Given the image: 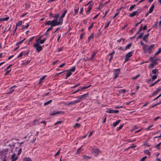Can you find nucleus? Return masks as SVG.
Segmentation results:
<instances>
[{
  "mask_svg": "<svg viewBox=\"0 0 161 161\" xmlns=\"http://www.w3.org/2000/svg\"><path fill=\"white\" fill-rule=\"evenodd\" d=\"M45 25H51L52 27L58 25L57 24V19H54L53 20H49L45 23Z\"/></svg>",
  "mask_w": 161,
  "mask_h": 161,
  "instance_id": "1",
  "label": "nucleus"
},
{
  "mask_svg": "<svg viewBox=\"0 0 161 161\" xmlns=\"http://www.w3.org/2000/svg\"><path fill=\"white\" fill-rule=\"evenodd\" d=\"M34 47L36 48V51L38 52L41 51L43 48L40 45L39 42H36L34 44Z\"/></svg>",
  "mask_w": 161,
  "mask_h": 161,
  "instance_id": "2",
  "label": "nucleus"
},
{
  "mask_svg": "<svg viewBox=\"0 0 161 161\" xmlns=\"http://www.w3.org/2000/svg\"><path fill=\"white\" fill-rule=\"evenodd\" d=\"M92 153L94 154L95 156L97 155L100 152L99 149L98 148L92 149Z\"/></svg>",
  "mask_w": 161,
  "mask_h": 161,
  "instance_id": "3",
  "label": "nucleus"
},
{
  "mask_svg": "<svg viewBox=\"0 0 161 161\" xmlns=\"http://www.w3.org/2000/svg\"><path fill=\"white\" fill-rule=\"evenodd\" d=\"M79 102H80V101H78V100H76L70 102L69 103H65V104L66 105L70 106L71 105H74Z\"/></svg>",
  "mask_w": 161,
  "mask_h": 161,
  "instance_id": "4",
  "label": "nucleus"
},
{
  "mask_svg": "<svg viewBox=\"0 0 161 161\" xmlns=\"http://www.w3.org/2000/svg\"><path fill=\"white\" fill-rule=\"evenodd\" d=\"M141 11L140 9H138L136 11H133L131 13V17L134 16L136 15H139Z\"/></svg>",
  "mask_w": 161,
  "mask_h": 161,
  "instance_id": "5",
  "label": "nucleus"
},
{
  "mask_svg": "<svg viewBox=\"0 0 161 161\" xmlns=\"http://www.w3.org/2000/svg\"><path fill=\"white\" fill-rule=\"evenodd\" d=\"M120 73V69H117L114 70V78L115 79L118 76V75Z\"/></svg>",
  "mask_w": 161,
  "mask_h": 161,
  "instance_id": "6",
  "label": "nucleus"
},
{
  "mask_svg": "<svg viewBox=\"0 0 161 161\" xmlns=\"http://www.w3.org/2000/svg\"><path fill=\"white\" fill-rule=\"evenodd\" d=\"M96 54V52H94V53L92 54V56L90 58H87V59H85V58H84L83 59L85 61L92 60L95 57Z\"/></svg>",
  "mask_w": 161,
  "mask_h": 161,
  "instance_id": "7",
  "label": "nucleus"
},
{
  "mask_svg": "<svg viewBox=\"0 0 161 161\" xmlns=\"http://www.w3.org/2000/svg\"><path fill=\"white\" fill-rule=\"evenodd\" d=\"M64 112L63 111H57V112H54L53 113H50V115H54L57 114H64Z\"/></svg>",
  "mask_w": 161,
  "mask_h": 161,
  "instance_id": "8",
  "label": "nucleus"
},
{
  "mask_svg": "<svg viewBox=\"0 0 161 161\" xmlns=\"http://www.w3.org/2000/svg\"><path fill=\"white\" fill-rule=\"evenodd\" d=\"M131 57V52L128 53L125 56V62H126L129 60V58Z\"/></svg>",
  "mask_w": 161,
  "mask_h": 161,
  "instance_id": "9",
  "label": "nucleus"
},
{
  "mask_svg": "<svg viewBox=\"0 0 161 161\" xmlns=\"http://www.w3.org/2000/svg\"><path fill=\"white\" fill-rule=\"evenodd\" d=\"M119 112V111L118 110H114L113 109H108L107 111L106 112L110 113H117Z\"/></svg>",
  "mask_w": 161,
  "mask_h": 161,
  "instance_id": "10",
  "label": "nucleus"
},
{
  "mask_svg": "<svg viewBox=\"0 0 161 161\" xmlns=\"http://www.w3.org/2000/svg\"><path fill=\"white\" fill-rule=\"evenodd\" d=\"M149 35V33H147L146 34V35H145L144 36V37H143L142 39L143 40H144L145 42H147L148 41V36Z\"/></svg>",
  "mask_w": 161,
  "mask_h": 161,
  "instance_id": "11",
  "label": "nucleus"
},
{
  "mask_svg": "<svg viewBox=\"0 0 161 161\" xmlns=\"http://www.w3.org/2000/svg\"><path fill=\"white\" fill-rule=\"evenodd\" d=\"M154 44H152L150 45L148 48V53L149 54H151L152 53V49L153 48V47H154Z\"/></svg>",
  "mask_w": 161,
  "mask_h": 161,
  "instance_id": "12",
  "label": "nucleus"
},
{
  "mask_svg": "<svg viewBox=\"0 0 161 161\" xmlns=\"http://www.w3.org/2000/svg\"><path fill=\"white\" fill-rule=\"evenodd\" d=\"M87 95V94H85L78 97L77 98H78V99L77 100H78V101H80V102L82 99L86 97Z\"/></svg>",
  "mask_w": 161,
  "mask_h": 161,
  "instance_id": "13",
  "label": "nucleus"
},
{
  "mask_svg": "<svg viewBox=\"0 0 161 161\" xmlns=\"http://www.w3.org/2000/svg\"><path fill=\"white\" fill-rule=\"evenodd\" d=\"M66 71L67 72L66 73V75L65 79H67L68 77H69L72 75V73L70 71H69V70H66Z\"/></svg>",
  "mask_w": 161,
  "mask_h": 161,
  "instance_id": "14",
  "label": "nucleus"
},
{
  "mask_svg": "<svg viewBox=\"0 0 161 161\" xmlns=\"http://www.w3.org/2000/svg\"><path fill=\"white\" fill-rule=\"evenodd\" d=\"M11 161H15V160H16L18 158V157L16 156V154H14L11 157Z\"/></svg>",
  "mask_w": 161,
  "mask_h": 161,
  "instance_id": "15",
  "label": "nucleus"
},
{
  "mask_svg": "<svg viewBox=\"0 0 161 161\" xmlns=\"http://www.w3.org/2000/svg\"><path fill=\"white\" fill-rule=\"evenodd\" d=\"M63 18H62L61 17L60 19H59V21L57 22V24L58 25H61L62 24L63 21Z\"/></svg>",
  "mask_w": 161,
  "mask_h": 161,
  "instance_id": "16",
  "label": "nucleus"
},
{
  "mask_svg": "<svg viewBox=\"0 0 161 161\" xmlns=\"http://www.w3.org/2000/svg\"><path fill=\"white\" fill-rule=\"evenodd\" d=\"M82 156L83 157L84 159L85 160H87L88 159L91 158V157H89V156H86L85 155H83Z\"/></svg>",
  "mask_w": 161,
  "mask_h": 161,
  "instance_id": "17",
  "label": "nucleus"
},
{
  "mask_svg": "<svg viewBox=\"0 0 161 161\" xmlns=\"http://www.w3.org/2000/svg\"><path fill=\"white\" fill-rule=\"evenodd\" d=\"M160 79H158L157 81H156L154 82L151 85H149V87H151L152 86H154L155 85H156V84H157L158 83V82L160 81Z\"/></svg>",
  "mask_w": 161,
  "mask_h": 161,
  "instance_id": "18",
  "label": "nucleus"
},
{
  "mask_svg": "<svg viewBox=\"0 0 161 161\" xmlns=\"http://www.w3.org/2000/svg\"><path fill=\"white\" fill-rule=\"evenodd\" d=\"M154 8V4H153L151 7L150 8V9H149V12H151V13L153 12V9Z\"/></svg>",
  "mask_w": 161,
  "mask_h": 161,
  "instance_id": "19",
  "label": "nucleus"
},
{
  "mask_svg": "<svg viewBox=\"0 0 161 161\" xmlns=\"http://www.w3.org/2000/svg\"><path fill=\"white\" fill-rule=\"evenodd\" d=\"M46 75H44V76H42V78H41L40 79V81H39V84H41V83H42V80H44V79H45V78H46Z\"/></svg>",
  "mask_w": 161,
  "mask_h": 161,
  "instance_id": "20",
  "label": "nucleus"
},
{
  "mask_svg": "<svg viewBox=\"0 0 161 161\" xmlns=\"http://www.w3.org/2000/svg\"><path fill=\"white\" fill-rule=\"evenodd\" d=\"M121 121L120 120H118L116 121L113 124V125L114 126H116Z\"/></svg>",
  "mask_w": 161,
  "mask_h": 161,
  "instance_id": "21",
  "label": "nucleus"
},
{
  "mask_svg": "<svg viewBox=\"0 0 161 161\" xmlns=\"http://www.w3.org/2000/svg\"><path fill=\"white\" fill-rule=\"evenodd\" d=\"M15 87V86H13L12 87L10 88V91L8 92L7 93V94H10V93H12V92H13L14 91V90H13V89H12V88H13V87Z\"/></svg>",
  "mask_w": 161,
  "mask_h": 161,
  "instance_id": "22",
  "label": "nucleus"
},
{
  "mask_svg": "<svg viewBox=\"0 0 161 161\" xmlns=\"http://www.w3.org/2000/svg\"><path fill=\"white\" fill-rule=\"evenodd\" d=\"M52 102V100H49L48 101L45 103L44 105V106H47V105H48L50 103Z\"/></svg>",
  "mask_w": 161,
  "mask_h": 161,
  "instance_id": "23",
  "label": "nucleus"
},
{
  "mask_svg": "<svg viewBox=\"0 0 161 161\" xmlns=\"http://www.w3.org/2000/svg\"><path fill=\"white\" fill-rule=\"evenodd\" d=\"M143 34H144V33L143 32L141 33L140 34V35L138 37H136V39L142 38L143 36Z\"/></svg>",
  "mask_w": 161,
  "mask_h": 161,
  "instance_id": "24",
  "label": "nucleus"
},
{
  "mask_svg": "<svg viewBox=\"0 0 161 161\" xmlns=\"http://www.w3.org/2000/svg\"><path fill=\"white\" fill-rule=\"evenodd\" d=\"M147 45H145L143 46V49L144 51V52L147 53Z\"/></svg>",
  "mask_w": 161,
  "mask_h": 161,
  "instance_id": "25",
  "label": "nucleus"
},
{
  "mask_svg": "<svg viewBox=\"0 0 161 161\" xmlns=\"http://www.w3.org/2000/svg\"><path fill=\"white\" fill-rule=\"evenodd\" d=\"M161 52V48H159L157 52L155 54V56H156L157 55L159 54Z\"/></svg>",
  "mask_w": 161,
  "mask_h": 161,
  "instance_id": "26",
  "label": "nucleus"
},
{
  "mask_svg": "<svg viewBox=\"0 0 161 161\" xmlns=\"http://www.w3.org/2000/svg\"><path fill=\"white\" fill-rule=\"evenodd\" d=\"M125 91H126L124 89L121 90H120L119 91V95H120L122 93H125Z\"/></svg>",
  "mask_w": 161,
  "mask_h": 161,
  "instance_id": "27",
  "label": "nucleus"
},
{
  "mask_svg": "<svg viewBox=\"0 0 161 161\" xmlns=\"http://www.w3.org/2000/svg\"><path fill=\"white\" fill-rule=\"evenodd\" d=\"M131 47V43H130L128 44L127 46H126L125 48H124L125 50H126L129 49L130 47Z\"/></svg>",
  "mask_w": 161,
  "mask_h": 161,
  "instance_id": "28",
  "label": "nucleus"
},
{
  "mask_svg": "<svg viewBox=\"0 0 161 161\" xmlns=\"http://www.w3.org/2000/svg\"><path fill=\"white\" fill-rule=\"evenodd\" d=\"M92 5H89V6L87 8V13H88V12H90V11L91 10V9L92 8Z\"/></svg>",
  "mask_w": 161,
  "mask_h": 161,
  "instance_id": "29",
  "label": "nucleus"
},
{
  "mask_svg": "<svg viewBox=\"0 0 161 161\" xmlns=\"http://www.w3.org/2000/svg\"><path fill=\"white\" fill-rule=\"evenodd\" d=\"M152 72L153 74H156L158 72V69H155L152 70Z\"/></svg>",
  "mask_w": 161,
  "mask_h": 161,
  "instance_id": "30",
  "label": "nucleus"
},
{
  "mask_svg": "<svg viewBox=\"0 0 161 161\" xmlns=\"http://www.w3.org/2000/svg\"><path fill=\"white\" fill-rule=\"evenodd\" d=\"M144 152L145 154H147L148 155H150V153L149 151L148 150H145L144 151Z\"/></svg>",
  "mask_w": 161,
  "mask_h": 161,
  "instance_id": "31",
  "label": "nucleus"
},
{
  "mask_svg": "<svg viewBox=\"0 0 161 161\" xmlns=\"http://www.w3.org/2000/svg\"><path fill=\"white\" fill-rule=\"evenodd\" d=\"M23 161H32V160L30 158H25L24 159Z\"/></svg>",
  "mask_w": 161,
  "mask_h": 161,
  "instance_id": "32",
  "label": "nucleus"
},
{
  "mask_svg": "<svg viewBox=\"0 0 161 161\" xmlns=\"http://www.w3.org/2000/svg\"><path fill=\"white\" fill-rule=\"evenodd\" d=\"M80 126V125L78 123H76L75 125L73 126L74 128L78 127L79 128Z\"/></svg>",
  "mask_w": 161,
  "mask_h": 161,
  "instance_id": "33",
  "label": "nucleus"
},
{
  "mask_svg": "<svg viewBox=\"0 0 161 161\" xmlns=\"http://www.w3.org/2000/svg\"><path fill=\"white\" fill-rule=\"evenodd\" d=\"M119 9H117V12L115 14V15L113 17V19L116 16H117L119 14Z\"/></svg>",
  "mask_w": 161,
  "mask_h": 161,
  "instance_id": "34",
  "label": "nucleus"
},
{
  "mask_svg": "<svg viewBox=\"0 0 161 161\" xmlns=\"http://www.w3.org/2000/svg\"><path fill=\"white\" fill-rule=\"evenodd\" d=\"M142 24H141V27L139 29L138 31H137V33H139L142 31Z\"/></svg>",
  "mask_w": 161,
  "mask_h": 161,
  "instance_id": "35",
  "label": "nucleus"
},
{
  "mask_svg": "<svg viewBox=\"0 0 161 161\" xmlns=\"http://www.w3.org/2000/svg\"><path fill=\"white\" fill-rule=\"evenodd\" d=\"M22 21H20L19 23H16V27H17L18 26L21 25L22 24Z\"/></svg>",
  "mask_w": 161,
  "mask_h": 161,
  "instance_id": "36",
  "label": "nucleus"
},
{
  "mask_svg": "<svg viewBox=\"0 0 161 161\" xmlns=\"http://www.w3.org/2000/svg\"><path fill=\"white\" fill-rule=\"evenodd\" d=\"M75 67H73L72 68L70 69L69 71H70L71 72H74L75 70Z\"/></svg>",
  "mask_w": 161,
  "mask_h": 161,
  "instance_id": "37",
  "label": "nucleus"
},
{
  "mask_svg": "<svg viewBox=\"0 0 161 161\" xmlns=\"http://www.w3.org/2000/svg\"><path fill=\"white\" fill-rule=\"evenodd\" d=\"M143 145H144V146H147V147H150V145H149L147 143V141H145V142H144Z\"/></svg>",
  "mask_w": 161,
  "mask_h": 161,
  "instance_id": "38",
  "label": "nucleus"
},
{
  "mask_svg": "<svg viewBox=\"0 0 161 161\" xmlns=\"http://www.w3.org/2000/svg\"><path fill=\"white\" fill-rule=\"evenodd\" d=\"M157 75H154L152 77V81H153L155 79H156L157 78Z\"/></svg>",
  "mask_w": 161,
  "mask_h": 161,
  "instance_id": "39",
  "label": "nucleus"
},
{
  "mask_svg": "<svg viewBox=\"0 0 161 161\" xmlns=\"http://www.w3.org/2000/svg\"><path fill=\"white\" fill-rule=\"evenodd\" d=\"M154 65L152 63L149 65L148 67L149 69H152L153 68Z\"/></svg>",
  "mask_w": 161,
  "mask_h": 161,
  "instance_id": "40",
  "label": "nucleus"
},
{
  "mask_svg": "<svg viewBox=\"0 0 161 161\" xmlns=\"http://www.w3.org/2000/svg\"><path fill=\"white\" fill-rule=\"evenodd\" d=\"M161 144V142H160L157 145L155 146L154 147H156L157 148H158V149H159V147L160 146V145Z\"/></svg>",
  "mask_w": 161,
  "mask_h": 161,
  "instance_id": "41",
  "label": "nucleus"
},
{
  "mask_svg": "<svg viewBox=\"0 0 161 161\" xmlns=\"http://www.w3.org/2000/svg\"><path fill=\"white\" fill-rule=\"evenodd\" d=\"M81 149V147L78 148L77 149V151L76 152V154H79L80 152Z\"/></svg>",
  "mask_w": 161,
  "mask_h": 161,
  "instance_id": "42",
  "label": "nucleus"
},
{
  "mask_svg": "<svg viewBox=\"0 0 161 161\" xmlns=\"http://www.w3.org/2000/svg\"><path fill=\"white\" fill-rule=\"evenodd\" d=\"M158 23V22H155L154 25L152 26V27H153V28H157Z\"/></svg>",
  "mask_w": 161,
  "mask_h": 161,
  "instance_id": "43",
  "label": "nucleus"
},
{
  "mask_svg": "<svg viewBox=\"0 0 161 161\" xmlns=\"http://www.w3.org/2000/svg\"><path fill=\"white\" fill-rule=\"evenodd\" d=\"M67 12V10H65L64 12L62 15V16H61V17H62V18H64V17L65 16V15L66 14V13Z\"/></svg>",
  "mask_w": 161,
  "mask_h": 161,
  "instance_id": "44",
  "label": "nucleus"
},
{
  "mask_svg": "<svg viewBox=\"0 0 161 161\" xmlns=\"http://www.w3.org/2000/svg\"><path fill=\"white\" fill-rule=\"evenodd\" d=\"M29 26V24H27V25L26 26H25L24 25H22V28L24 29H25V28H27Z\"/></svg>",
  "mask_w": 161,
  "mask_h": 161,
  "instance_id": "45",
  "label": "nucleus"
},
{
  "mask_svg": "<svg viewBox=\"0 0 161 161\" xmlns=\"http://www.w3.org/2000/svg\"><path fill=\"white\" fill-rule=\"evenodd\" d=\"M140 76V74H138L137 75H136V76L133 77L132 79L133 80H135L137 78L139 77Z\"/></svg>",
  "mask_w": 161,
  "mask_h": 161,
  "instance_id": "46",
  "label": "nucleus"
},
{
  "mask_svg": "<svg viewBox=\"0 0 161 161\" xmlns=\"http://www.w3.org/2000/svg\"><path fill=\"white\" fill-rule=\"evenodd\" d=\"M80 84V83H78V84H75V85H74V86H72L71 87V88H75L76 87H77V86H79Z\"/></svg>",
  "mask_w": 161,
  "mask_h": 161,
  "instance_id": "47",
  "label": "nucleus"
},
{
  "mask_svg": "<svg viewBox=\"0 0 161 161\" xmlns=\"http://www.w3.org/2000/svg\"><path fill=\"white\" fill-rule=\"evenodd\" d=\"M147 158V157L146 156H144L140 160V161H144Z\"/></svg>",
  "mask_w": 161,
  "mask_h": 161,
  "instance_id": "48",
  "label": "nucleus"
},
{
  "mask_svg": "<svg viewBox=\"0 0 161 161\" xmlns=\"http://www.w3.org/2000/svg\"><path fill=\"white\" fill-rule=\"evenodd\" d=\"M79 8H78L77 9H75L74 15H75L77 14V13L78 12V11H79Z\"/></svg>",
  "mask_w": 161,
  "mask_h": 161,
  "instance_id": "49",
  "label": "nucleus"
},
{
  "mask_svg": "<svg viewBox=\"0 0 161 161\" xmlns=\"http://www.w3.org/2000/svg\"><path fill=\"white\" fill-rule=\"evenodd\" d=\"M138 128V127L137 126L135 125L134 126V127H133L132 129H131V131H133L134 130H135L137 129Z\"/></svg>",
  "mask_w": 161,
  "mask_h": 161,
  "instance_id": "50",
  "label": "nucleus"
},
{
  "mask_svg": "<svg viewBox=\"0 0 161 161\" xmlns=\"http://www.w3.org/2000/svg\"><path fill=\"white\" fill-rule=\"evenodd\" d=\"M25 38H24L22 41H19V42L17 43V44H21L24 42V41L25 40Z\"/></svg>",
  "mask_w": 161,
  "mask_h": 161,
  "instance_id": "51",
  "label": "nucleus"
},
{
  "mask_svg": "<svg viewBox=\"0 0 161 161\" xmlns=\"http://www.w3.org/2000/svg\"><path fill=\"white\" fill-rule=\"evenodd\" d=\"M62 121H58L57 122H56V123H55V124H54V125H56L58 124H60L61 123H62Z\"/></svg>",
  "mask_w": 161,
  "mask_h": 161,
  "instance_id": "52",
  "label": "nucleus"
},
{
  "mask_svg": "<svg viewBox=\"0 0 161 161\" xmlns=\"http://www.w3.org/2000/svg\"><path fill=\"white\" fill-rule=\"evenodd\" d=\"M93 35L92 34L89 37L88 40L89 41L91 39H93Z\"/></svg>",
  "mask_w": 161,
  "mask_h": 161,
  "instance_id": "53",
  "label": "nucleus"
},
{
  "mask_svg": "<svg viewBox=\"0 0 161 161\" xmlns=\"http://www.w3.org/2000/svg\"><path fill=\"white\" fill-rule=\"evenodd\" d=\"M152 63H153V64H154V65H156V64H158V62H157V61H156V60H154V61H153L152 62Z\"/></svg>",
  "mask_w": 161,
  "mask_h": 161,
  "instance_id": "54",
  "label": "nucleus"
},
{
  "mask_svg": "<svg viewBox=\"0 0 161 161\" xmlns=\"http://www.w3.org/2000/svg\"><path fill=\"white\" fill-rule=\"evenodd\" d=\"M59 14H57L56 15H55L54 16H53L54 18L55 19H57L59 17Z\"/></svg>",
  "mask_w": 161,
  "mask_h": 161,
  "instance_id": "55",
  "label": "nucleus"
},
{
  "mask_svg": "<svg viewBox=\"0 0 161 161\" xmlns=\"http://www.w3.org/2000/svg\"><path fill=\"white\" fill-rule=\"evenodd\" d=\"M158 92L155 90L153 93H152V96H154L157 95Z\"/></svg>",
  "mask_w": 161,
  "mask_h": 161,
  "instance_id": "56",
  "label": "nucleus"
},
{
  "mask_svg": "<svg viewBox=\"0 0 161 161\" xmlns=\"http://www.w3.org/2000/svg\"><path fill=\"white\" fill-rule=\"evenodd\" d=\"M153 126V125H150L148 127L146 128V130H148L150 129Z\"/></svg>",
  "mask_w": 161,
  "mask_h": 161,
  "instance_id": "57",
  "label": "nucleus"
},
{
  "mask_svg": "<svg viewBox=\"0 0 161 161\" xmlns=\"http://www.w3.org/2000/svg\"><path fill=\"white\" fill-rule=\"evenodd\" d=\"M126 5H124L123 6H121L119 8V10H121L122 8H126Z\"/></svg>",
  "mask_w": 161,
  "mask_h": 161,
  "instance_id": "58",
  "label": "nucleus"
},
{
  "mask_svg": "<svg viewBox=\"0 0 161 161\" xmlns=\"http://www.w3.org/2000/svg\"><path fill=\"white\" fill-rule=\"evenodd\" d=\"M93 23H92L91 25L89 27L88 30H90L93 27Z\"/></svg>",
  "mask_w": 161,
  "mask_h": 161,
  "instance_id": "59",
  "label": "nucleus"
},
{
  "mask_svg": "<svg viewBox=\"0 0 161 161\" xmlns=\"http://www.w3.org/2000/svg\"><path fill=\"white\" fill-rule=\"evenodd\" d=\"M8 149H6L5 150H3V153L4 154H5L6 153H7L8 151Z\"/></svg>",
  "mask_w": 161,
  "mask_h": 161,
  "instance_id": "60",
  "label": "nucleus"
},
{
  "mask_svg": "<svg viewBox=\"0 0 161 161\" xmlns=\"http://www.w3.org/2000/svg\"><path fill=\"white\" fill-rule=\"evenodd\" d=\"M110 21H109L108 22V23L105 25V28L106 29V28L107 27H108V25H109V24H110Z\"/></svg>",
  "mask_w": 161,
  "mask_h": 161,
  "instance_id": "61",
  "label": "nucleus"
},
{
  "mask_svg": "<svg viewBox=\"0 0 161 161\" xmlns=\"http://www.w3.org/2000/svg\"><path fill=\"white\" fill-rule=\"evenodd\" d=\"M53 29V28L52 27H50L48 28L47 30V32H48L49 31L52 30Z\"/></svg>",
  "mask_w": 161,
  "mask_h": 161,
  "instance_id": "62",
  "label": "nucleus"
},
{
  "mask_svg": "<svg viewBox=\"0 0 161 161\" xmlns=\"http://www.w3.org/2000/svg\"><path fill=\"white\" fill-rule=\"evenodd\" d=\"M155 58V55L154 57L150 58V60L151 61H154Z\"/></svg>",
  "mask_w": 161,
  "mask_h": 161,
  "instance_id": "63",
  "label": "nucleus"
},
{
  "mask_svg": "<svg viewBox=\"0 0 161 161\" xmlns=\"http://www.w3.org/2000/svg\"><path fill=\"white\" fill-rule=\"evenodd\" d=\"M21 148H20L19 150H18V152L17 153L18 155H19L20 154L21 152Z\"/></svg>",
  "mask_w": 161,
  "mask_h": 161,
  "instance_id": "64",
  "label": "nucleus"
}]
</instances>
